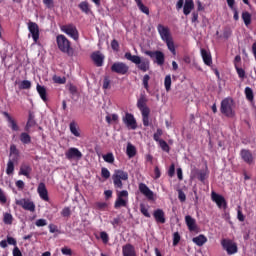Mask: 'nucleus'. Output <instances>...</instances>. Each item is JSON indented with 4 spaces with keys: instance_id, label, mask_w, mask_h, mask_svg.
<instances>
[{
    "instance_id": "obj_55",
    "label": "nucleus",
    "mask_w": 256,
    "mask_h": 256,
    "mask_svg": "<svg viewBox=\"0 0 256 256\" xmlns=\"http://www.w3.org/2000/svg\"><path fill=\"white\" fill-rule=\"evenodd\" d=\"M62 217H69L71 215V208L70 207H65L61 211Z\"/></svg>"
},
{
    "instance_id": "obj_51",
    "label": "nucleus",
    "mask_w": 256,
    "mask_h": 256,
    "mask_svg": "<svg viewBox=\"0 0 256 256\" xmlns=\"http://www.w3.org/2000/svg\"><path fill=\"white\" fill-rule=\"evenodd\" d=\"M235 69L238 74V77L240 79H245V70L243 68H240L239 66H235Z\"/></svg>"
},
{
    "instance_id": "obj_12",
    "label": "nucleus",
    "mask_w": 256,
    "mask_h": 256,
    "mask_svg": "<svg viewBox=\"0 0 256 256\" xmlns=\"http://www.w3.org/2000/svg\"><path fill=\"white\" fill-rule=\"evenodd\" d=\"M122 121L128 129H132L133 131L137 129V120L135 119V116H133V114L126 113L125 116L122 118Z\"/></svg>"
},
{
    "instance_id": "obj_50",
    "label": "nucleus",
    "mask_w": 256,
    "mask_h": 256,
    "mask_svg": "<svg viewBox=\"0 0 256 256\" xmlns=\"http://www.w3.org/2000/svg\"><path fill=\"white\" fill-rule=\"evenodd\" d=\"M180 241H181V235H179V232H175L173 234V245H174V247L179 245Z\"/></svg>"
},
{
    "instance_id": "obj_64",
    "label": "nucleus",
    "mask_w": 256,
    "mask_h": 256,
    "mask_svg": "<svg viewBox=\"0 0 256 256\" xmlns=\"http://www.w3.org/2000/svg\"><path fill=\"white\" fill-rule=\"evenodd\" d=\"M12 253H13V256H23V254L21 253V250L17 246L13 249Z\"/></svg>"
},
{
    "instance_id": "obj_6",
    "label": "nucleus",
    "mask_w": 256,
    "mask_h": 256,
    "mask_svg": "<svg viewBox=\"0 0 256 256\" xmlns=\"http://www.w3.org/2000/svg\"><path fill=\"white\" fill-rule=\"evenodd\" d=\"M60 30L74 41H79V30H77L75 24L62 25L60 26Z\"/></svg>"
},
{
    "instance_id": "obj_63",
    "label": "nucleus",
    "mask_w": 256,
    "mask_h": 256,
    "mask_svg": "<svg viewBox=\"0 0 256 256\" xmlns=\"http://www.w3.org/2000/svg\"><path fill=\"white\" fill-rule=\"evenodd\" d=\"M61 253L63 255H71L72 251H71V248L64 247V248L61 249Z\"/></svg>"
},
{
    "instance_id": "obj_53",
    "label": "nucleus",
    "mask_w": 256,
    "mask_h": 256,
    "mask_svg": "<svg viewBox=\"0 0 256 256\" xmlns=\"http://www.w3.org/2000/svg\"><path fill=\"white\" fill-rule=\"evenodd\" d=\"M101 176L103 177V179H109V177H111V172H109V169L107 168H102Z\"/></svg>"
},
{
    "instance_id": "obj_35",
    "label": "nucleus",
    "mask_w": 256,
    "mask_h": 256,
    "mask_svg": "<svg viewBox=\"0 0 256 256\" xmlns=\"http://www.w3.org/2000/svg\"><path fill=\"white\" fill-rule=\"evenodd\" d=\"M3 223L5 225H13V215L11 213H4L3 214Z\"/></svg>"
},
{
    "instance_id": "obj_31",
    "label": "nucleus",
    "mask_w": 256,
    "mask_h": 256,
    "mask_svg": "<svg viewBox=\"0 0 256 256\" xmlns=\"http://www.w3.org/2000/svg\"><path fill=\"white\" fill-rule=\"evenodd\" d=\"M193 243H195V245H198V247H203V245H205V243H207V237L203 236V235H199L197 237H194L192 239Z\"/></svg>"
},
{
    "instance_id": "obj_43",
    "label": "nucleus",
    "mask_w": 256,
    "mask_h": 256,
    "mask_svg": "<svg viewBox=\"0 0 256 256\" xmlns=\"http://www.w3.org/2000/svg\"><path fill=\"white\" fill-rule=\"evenodd\" d=\"M53 81L54 83H58L59 85H65V83H67V79L60 76H54Z\"/></svg>"
},
{
    "instance_id": "obj_4",
    "label": "nucleus",
    "mask_w": 256,
    "mask_h": 256,
    "mask_svg": "<svg viewBox=\"0 0 256 256\" xmlns=\"http://www.w3.org/2000/svg\"><path fill=\"white\" fill-rule=\"evenodd\" d=\"M56 43L59 51L66 53V55H73V47L71 46V41L63 34H59L56 37Z\"/></svg>"
},
{
    "instance_id": "obj_28",
    "label": "nucleus",
    "mask_w": 256,
    "mask_h": 256,
    "mask_svg": "<svg viewBox=\"0 0 256 256\" xmlns=\"http://www.w3.org/2000/svg\"><path fill=\"white\" fill-rule=\"evenodd\" d=\"M69 129L72 135H74V137H81V132L79 131V126H77V123L75 121H72L69 124Z\"/></svg>"
},
{
    "instance_id": "obj_42",
    "label": "nucleus",
    "mask_w": 256,
    "mask_h": 256,
    "mask_svg": "<svg viewBox=\"0 0 256 256\" xmlns=\"http://www.w3.org/2000/svg\"><path fill=\"white\" fill-rule=\"evenodd\" d=\"M19 89H31V81L23 80L19 82Z\"/></svg>"
},
{
    "instance_id": "obj_39",
    "label": "nucleus",
    "mask_w": 256,
    "mask_h": 256,
    "mask_svg": "<svg viewBox=\"0 0 256 256\" xmlns=\"http://www.w3.org/2000/svg\"><path fill=\"white\" fill-rule=\"evenodd\" d=\"M245 95H246V99L248 101H253V99H255V96L253 94V89H251L250 87H246L245 88Z\"/></svg>"
},
{
    "instance_id": "obj_17",
    "label": "nucleus",
    "mask_w": 256,
    "mask_h": 256,
    "mask_svg": "<svg viewBox=\"0 0 256 256\" xmlns=\"http://www.w3.org/2000/svg\"><path fill=\"white\" fill-rule=\"evenodd\" d=\"M28 31L30 32L34 43H37V41H39V25L35 22H29Z\"/></svg>"
},
{
    "instance_id": "obj_46",
    "label": "nucleus",
    "mask_w": 256,
    "mask_h": 256,
    "mask_svg": "<svg viewBox=\"0 0 256 256\" xmlns=\"http://www.w3.org/2000/svg\"><path fill=\"white\" fill-rule=\"evenodd\" d=\"M96 209H99V211H105V209H107V207H109V204H107L106 202H96Z\"/></svg>"
},
{
    "instance_id": "obj_33",
    "label": "nucleus",
    "mask_w": 256,
    "mask_h": 256,
    "mask_svg": "<svg viewBox=\"0 0 256 256\" xmlns=\"http://www.w3.org/2000/svg\"><path fill=\"white\" fill-rule=\"evenodd\" d=\"M138 9L145 15H149V7L145 6L142 0H135Z\"/></svg>"
},
{
    "instance_id": "obj_36",
    "label": "nucleus",
    "mask_w": 256,
    "mask_h": 256,
    "mask_svg": "<svg viewBox=\"0 0 256 256\" xmlns=\"http://www.w3.org/2000/svg\"><path fill=\"white\" fill-rule=\"evenodd\" d=\"M102 159L105 161V163H110V164L115 163V156L113 155V152L104 154L102 156Z\"/></svg>"
},
{
    "instance_id": "obj_32",
    "label": "nucleus",
    "mask_w": 256,
    "mask_h": 256,
    "mask_svg": "<svg viewBox=\"0 0 256 256\" xmlns=\"http://www.w3.org/2000/svg\"><path fill=\"white\" fill-rule=\"evenodd\" d=\"M31 173V166L27 165V164H22L20 167V175H24V177H29Z\"/></svg>"
},
{
    "instance_id": "obj_2",
    "label": "nucleus",
    "mask_w": 256,
    "mask_h": 256,
    "mask_svg": "<svg viewBox=\"0 0 256 256\" xmlns=\"http://www.w3.org/2000/svg\"><path fill=\"white\" fill-rule=\"evenodd\" d=\"M147 101L145 94L140 95V98L137 101V107L142 113L144 127H149V114L151 113V110L147 107Z\"/></svg>"
},
{
    "instance_id": "obj_29",
    "label": "nucleus",
    "mask_w": 256,
    "mask_h": 256,
    "mask_svg": "<svg viewBox=\"0 0 256 256\" xmlns=\"http://www.w3.org/2000/svg\"><path fill=\"white\" fill-rule=\"evenodd\" d=\"M10 161H17L19 159V150L14 144L10 146Z\"/></svg>"
},
{
    "instance_id": "obj_18",
    "label": "nucleus",
    "mask_w": 256,
    "mask_h": 256,
    "mask_svg": "<svg viewBox=\"0 0 256 256\" xmlns=\"http://www.w3.org/2000/svg\"><path fill=\"white\" fill-rule=\"evenodd\" d=\"M241 159L244 161V163H247L248 165H252L254 163L255 158L253 157V153L250 152V150L242 149L240 151Z\"/></svg>"
},
{
    "instance_id": "obj_11",
    "label": "nucleus",
    "mask_w": 256,
    "mask_h": 256,
    "mask_svg": "<svg viewBox=\"0 0 256 256\" xmlns=\"http://www.w3.org/2000/svg\"><path fill=\"white\" fill-rule=\"evenodd\" d=\"M145 55H148L151 59H156L155 63H157V65L161 66L165 63V54L161 51H146Z\"/></svg>"
},
{
    "instance_id": "obj_9",
    "label": "nucleus",
    "mask_w": 256,
    "mask_h": 256,
    "mask_svg": "<svg viewBox=\"0 0 256 256\" xmlns=\"http://www.w3.org/2000/svg\"><path fill=\"white\" fill-rule=\"evenodd\" d=\"M112 73H117V75H127L129 73V65L125 62H115L111 66Z\"/></svg>"
},
{
    "instance_id": "obj_37",
    "label": "nucleus",
    "mask_w": 256,
    "mask_h": 256,
    "mask_svg": "<svg viewBox=\"0 0 256 256\" xmlns=\"http://www.w3.org/2000/svg\"><path fill=\"white\" fill-rule=\"evenodd\" d=\"M15 160H8L6 173L7 175H13V171H15Z\"/></svg>"
},
{
    "instance_id": "obj_48",
    "label": "nucleus",
    "mask_w": 256,
    "mask_h": 256,
    "mask_svg": "<svg viewBox=\"0 0 256 256\" xmlns=\"http://www.w3.org/2000/svg\"><path fill=\"white\" fill-rule=\"evenodd\" d=\"M140 211L142 215H144V217H151V214L149 213V209L144 204L140 205Z\"/></svg>"
},
{
    "instance_id": "obj_56",
    "label": "nucleus",
    "mask_w": 256,
    "mask_h": 256,
    "mask_svg": "<svg viewBox=\"0 0 256 256\" xmlns=\"http://www.w3.org/2000/svg\"><path fill=\"white\" fill-rule=\"evenodd\" d=\"M103 89H111V80H109L107 77L103 80Z\"/></svg>"
},
{
    "instance_id": "obj_54",
    "label": "nucleus",
    "mask_w": 256,
    "mask_h": 256,
    "mask_svg": "<svg viewBox=\"0 0 256 256\" xmlns=\"http://www.w3.org/2000/svg\"><path fill=\"white\" fill-rule=\"evenodd\" d=\"M111 225H113L114 229L117 228L118 225H121V216H117L111 221Z\"/></svg>"
},
{
    "instance_id": "obj_44",
    "label": "nucleus",
    "mask_w": 256,
    "mask_h": 256,
    "mask_svg": "<svg viewBox=\"0 0 256 256\" xmlns=\"http://www.w3.org/2000/svg\"><path fill=\"white\" fill-rule=\"evenodd\" d=\"M161 135H163V130L157 129L156 133H154V136H153L154 141H156L157 143H159L160 141H163L161 139Z\"/></svg>"
},
{
    "instance_id": "obj_14",
    "label": "nucleus",
    "mask_w": 256,
    "mask_h": 256,
    "mask_svg": "<svg viewBox=\"0 0 256 256\" xmlns=\"http://www.w3.org/2000/svg\"><path fill=\"white\" fill-rule=\"evenodd\" d=\"M211 198L212 201L216 203L217 207H219V209L227 208V201L225 200V197H223L222 195L212 192Z\"/></svg>"
},
{
    "instance_id": "obj_10",
    "label": "nucleus",
    "mask_w": 256,
    "mask_h": 256,
    "mask_svg": "<svg viewBox=\"0 0 256 256\" xmlns=\"http://www.w3.org/2000/svg\"><path fill=\"white\" fill-rule=\"evenodd\" d=\"M221 245L228 255H235L238 251L237 244L231 240L223 239Z\"/></svg>"
},
{
    "instance_id": "obj_24",
    "label": "nucleus",
    "mask_w": 256,
    "mask_h": 256,
    "mask_svg": "<svg viewBox=\"0 0 256 256\" xmlns=\"http://www.w3.org/2000/svg\"><path fill=\"white\" fill-rule=\"evenodd\" d=\"M193 9H195V2L193 0H186L183 6L184 15H190Z\"/></svg>"
},
{
    "instance_id": "obj_21",
    "label": "nucleus",
    "mask_w": 256,
    "mask_h": 256,
    "mask_svg": "<svg viewBox=\"0 0 256 256\" xmlns=\"http://www.w3.org/2000/svg\"><path fill=\"white\" fill-rule=\"evenodd\" d=\"M92 61H94L96 67H103V61L105 60V56L101 54V52H94L91 55Z\"/></svg>"
},
{
    "instance_id": "obj_30",
    "label": "nucleus",
    "mask_w": 256,
    "mask_h": 256,
    "mask_svg": "<svg viewBox=\"0 0 256 256\" xmlns=\"http://www.w3.org/2000/svg\"><path fill=\"white\" fill-rule=\"evenodd\" d=\"M126 155L129 157V159H133V157L137 155V150L135 149V146H133V144H127Z\"/></svg>"
},
{
    "instance_id": "obj_5",
    "label": "nucleus",
    "mask_w": 256,
    "mask_h": 256,
    "mask_svg": "<svg viewBox=\"0 0 256 256\" xmlns=\"http://www.w3.org/2000/svg\"><path fill=\"white\" fill-rule=\"evenodd\" d=\"M129 179V174L123 170H115L112 175V180L115 189H123V181Z\"/></svg>"
},
{
    "instance_id": "obj_34",
    "label": "nucleus",
    "mask_w": 256,
    "mask_h": 256,
    "mask_svg": "<svg viewBox=\"0 0 256 256\" xmlns=\"http://www.w3.org/2000/svg\"><path fill=\"white\" fill-rule=\"evenodd\" d=\"M20 141L23 143V145H29V143H31V136L27 134V132L21 133Z\"/></svg>"
},
{
    "instance_id": "obj_7",
    "label": "nucleus",
    "mask_w": 256,
    "mask_h": 256,
    "mask_svg": "<svg viewBox=\"0 0 256 256\" xmlns=\"http://www.w3.org/2000/svg\"><path fill=\"white\" fill-rule=\"evenodd\" d=\"M220 111L226 117H235V111H233V99L226 98L222 100Z\"/></svg>"
},
{
    "instance_id": "obj_52",
    "label": "nucleus",
    "mask_w": 256,
    "mask_h": 256,
    "mask_svg": "<svg viewBox=\"0 0 256 256\" xmlns=\"http://www.w3.org/2000/svg\"><path fill=\"white\" fill-rule=\"evenodd\" d=\"M8 123H9V127H11L12 131H19V126H17V123L15 122V120L13 118L8 120Z\"/></svg>"
},
{
    "instance_id": "obj_16",
    "label": "nucleus",
    "mask_w": 256,
    "mask_h": 256,
    "mask_svg": "<svg viewBox=\"0 0 256 256\" xmlns=\"http://www.w3.org/2000/svg\"><path fill=\"white\" fill-rule=\"evenodd\" d=\"M16 205L24 208L25 211H30L31 213L35 212V203L28 199L16 200Z\"/></svg>"
},
{
    "instance_id": "obj_26",
    "label": "nucleus",
    "mask_w": 256,
    "mask_h": 256,
    "mask_svg": "<svg viewBox=\"0 0 256 256\" xmlns=\"http://www.w3.org/2000/svg\"><path fill=\"white\" fill-rule=\"evenodd\" d=\"M201 56L205 63V65H208V67H211L213 64V59L211 58V53L207 52L205 49H201Z\"/></svg>"
},
{
    "instance_id": "obj_13",
    "label": "nucleus",
    "mask_w": 256,
    "mask_h": 256,
    "mask_svg": "<svg viewBox=\"0 0 256 256\" xmlns=\"http://www.w3.org/2000/svg\"><path fill=\"white\" fill-rule=\"evenodd\" d=\"M65 157L66 159H68V161H71L73 159L79 161V159H82L83 153H81V151H79L77 148L72 147L65 152Z\"/></svg>"
},
{
    "instance_id": "obj_3",
    "label": "nucleus",
    "mask_w": 256,
    "mask_h": 256,
    "mask_svg": "<svg viewBox=\"0 0 256 256\" xmlns=\"http://www.w3.org/2000/svg\"><path fill=\"white\" fill-rule=\"evenodd\" d=\"M124 57L127 61H131V63L137 65L138 69L143 71V73H146L149 69V61L147 59H141V57L137 55H132L131 52H126Z\"/></svg>"
},
{
    "instance_id": "obj_22",
    "label": "nucleus",
    "mask_w": 256,
    "mask_h": 256,
    "mask_svg": "<svg viewBox=\"0 0 256 256\" xmlns=\"http://www.w3.org/2000/svg\"><path fill=\"white\" fill-rule=\"evenodd\" d=\"M153 217H154L156 223L164 224L166 222L165 212L163 211V209L155 210L153 213Z\"/></svg>"
},
{
    "instance_id": "obj_8",
    "label": "nucleus",
    "mask_w": 256,
    "mask_h": 256,
    "mask_svg": "<svg viewBox=\"0 0 256 256\" xmlns=\"http://www.w3.org/2000/svg\"><path fill=\"white\" fill-rule=\"evenodd\" d=\"M129 203V192L127 190H122L117 193V198L114 203L115 209H121V207H127Z\"/></svg>"
},
{
    "instance_id": "obj_45",
    "label": "nucleus",
    "mask_w": 256,
    "mask_h": 256,
    "mask_svg": "<svg viewBox=\"0 0 256 256\" xmlns=\"http://www.w3.org/2000/svg\"><path fill=\"white\" fill-rule=\"evenodd\" d=\"M79 9H81V11L83 13H89V3L88 2H81L79 4Z\"/></svg>"
},
{
    "instance_id": "obj_1",
    "label": "nucleus",
    "mask_w": 256,
    "mask_h": 256,
    "mask_svg": "<svg viewBox=\"0 0 256 256\" xmlns=\"http://www.w3.org/2000/svg\"><path fill=\"white\" fill-rule=\"evenodd\" d=\"M157 31L162 41H165L169 51L172 52V55H177V51L175 50V43L173 42V37H171V31L169 30V27L158 24Z\"/></svg>"
},
{
    "instance_id": "obj_57",
    "label": "nucleus",
    "mask_w": 256,
    "mask_h": 256,
    "mask_svg": "<svg viewBox=\"0 0 256 256\" xmlns=\"http://www.w3.org/2000/svg\"><path fill=\"white\" fill-rule=\"evenodd\" d=\"M0 203L2 205H5L7 203V196H5V192H3V189L0 188Z\"/></svg>"
},
{
    "instance_id": "obj_49",
    "label": "nucleus",
    "mask_w": 256,
    "mask_h": 256,
    "mask_svg": "<svg viewBox=\"0 0 256 256\" xmlns=\"http://www.w3.org/2000/svg\"><path fill=\"white\" fill-rule=\"evenodd\" d=\"M149 79H151V77L149 76V74H145L143 77V85L146 91H149Z\"/></svg>"
},
{
    "instance_id": "obj_58",
    "label": "nucleus",
    "mask_w": 256,
    "mask_h": 256,
    "mask_svg": "<svg viewBox=\"0 0 256 256\" xmlns=\"http://www.w3.org/2000/svg\"><path fill=\"white\" fill-rule=\"evenodd\" d=\"M36 227H45L47 225V220L45 219H38L35 222Z\"/></svg>"
},
{
    "instance_id": "obj_60",
    "label": "nucleus",
    "mask_w": 256,
    "mask_h": 256,
    "mask_svg": "<svg viewBox=\"0 0 256 256\" xmlns=\"http://www.w3.org/2000/svg\"><path fill=\"white\" fill-rule=\"evenodd\" d=\"M237 219L238 221H245V215H243V212L241 211V208H238L237 210Z\"/></svg>"
},
{
    "instance_id": "obj_40",
    "label": "nucleus",
    "mask_w": 256,
    "mask_h": 256,
    "mask_svg": "<svg viewBox=\"0 0 256 256\" xmlns=\"http://www.w3.org/2000/svg\"><path fill=\"white\" fill-rule=\"evenodd\" d=\"M164 86L167 92L171 91V75H166L164 78Z\"/></svg>"
},
{
    "instance_id": "obj_47",
    "label": "nucleus",
    "mask_w": 256,
    "mask_h": 256,
    "mask_svg": "<svg viewBox=\"0 0 256 256\" xmlns=\"http://www.w3.org/2000/svg\"><path fill=\"white\" fill-rule=\"evenodd\" d=\"M158 143H159L162 151L169 153V144H167V142L165 140H160Z\"/></svg>"
},
{
    "instance_id": "obj_27",
    "label": "nucleus",
    "mask_w": 256,
    "mask_h": 256,
    "mask_svg": "<svg viewBox=\"0 0 256 256\" xmlns=\"http://www.w3.org/2000/svg\"><path fill=\"white\" fill-rule=\"evenodd\" d=\"M36 90L42 101L47 102V89L45 86L37 84Z\"/></svg>"
},
{
    "instance_id": "obj_62",
    "label": "nucleus",
    "mask_w": 256,
    "mask_h": 256,
    "mask_svg": "<svg viewBox=\"0 0 256 256\" xmlns=\"http://www.w3.org/2000/svg\"><path fill=\"white\" fill-rule=\"evenodd\" d=\"M6 242L8 243V245H14L15 247H17V240H15V238L7 236V240Z\"/></svg>"
},
{
    "instance_id": "obj_25",
    "label": "nucleus",
    "mask_w": 256,
    "mask_h": 256,
    "mask_svg": "<svg viewBox=\"0 0 256 256\" xmlns=\"http://www.w3.org/2000/svg\"><path fill=\"white\" fill-rule=\"evenodd\" d=\"M185 222H186V225H187L189 231H195V229H197V222H196L195 218L187 215V216H185Z\"/></svg>"
},
{
    "instance_id": "obj_15",
    "label": "nucleus",
    "mask_w": 256,
    "mask_h": 256,
    "mask_svg": "<svg viewBox=\"0 0 256 256\" xmlns=\"http://www.w3.org/2000/svg\"><path fill=\"white\" fill-rule=\"evenodd\" d=\"M138 189L144 197L148 198L149 201H153L155 199V193L147 187V184L140 183Z\"/></svg>"
},
{
    "instance_id": "obj_20",
    "label": "nucleus",
    "mask_w": 256,
    "mask_h": 256,
    "mask_svg": "<svg viewBox=\"0 0 256 256\" xmlns=\"http://www.w3.org/2000/svg\"><path fill=\"white\" fill-rule=\"evenodd\" d=\"M122 255L123 256H137V252L135 251V246L132 244H126L122 247Z\"/></svg>"
},
{
    "instance_id": "obj_23",
    "label": "nucleus",
    "mask_w": 256,
    "mask_h": 256,
    "mask_svg": "<svg viewBox=\"0 0 256 256\" xmlns=\"http://www.w3.org/2000/svg\"><path fill=\"white\" fill-rule=\"evenodd\" d=\"M206 177H207V173H205V171H203V170H198V169L194 168L191 171V178L192 179L198 178L199 181H205Z\"/></svg>"
},
{
    "instance_id": "obj_61",
    "label": "nucleus",
    "mask_w": 256,
    "mask_h": 256,
    "mask_svg": "<svg viewBox=\"0 0 256 256\" xmlns=\"http://www.w3.org/2000/svg\"><path fill=\"white\" fill-rule=\"evenodd\" d=\"M178 198L183 203L187 199V196L185 195V192H183L182 190H179L178 191Z\"/></svg>"
},
{
    "instance_id": "obj_38",
    "label": "nucleus",
    "mask_w": 256,
    "mask_h": 256,
    "mask_svg": "<svg viewBox=\"0 0 256 256\" xmlns=\"http://www.w3.org/2000/svg\"><path fill=\"white\" fill-rule=\"evenodd\" d=\"M242 19L244 21V24L247 26L251 25V14L249 12H243L242 13Z\"/></svg>"
},
{
    "instance_id": "obj_59",
    "label": "nucleus",
    "mask_w": 256,
    "mask_h": 256,
    "mask_svg": "<svg viewBox=\"0 0 256 256\" xmlns=\"http://www.w3.org/2000/svg\"><path fill=\"white\" fill-rule=\"evenodd\" d=\"M100 239H102L103 243H109V234L107 232H101Z\"/></svg>"
},
{
    "instance_id": "obj_41",
    "label": "nucleus",
    "mask_w": 256,
    "mask_h": 256,
    "mask_svg": "<svg viewBox=\"0 0 256 256\" xmlns=\"http://www.w3.org/2000/svg\"><path fill=\"white\" fill-rule=\"evenodd\" d=\"M35 124H36L35 119H34L33 116L30 114V115H29V119H28L27 124H26V127H25L26 131H29V129H30L31 127H35Z\"/></svg>"
},
{
    "instance_id": "obj_19",
    "label": "nucleus",
    "mask_w": 256,
    "mask_h": 256,
    "mask_svg": "<svg viewBox=\"0 0 256 256\" xmlns=\"http://www.w3.org/2000/svg\"><path fill=\"white\" fill-rule=\"evenodd\" d=\"M37 193L40 199H42V201H49V192L47 191V187L45 186V183L41 182L38 185Z\"/></svg>"
}]
</instances>
